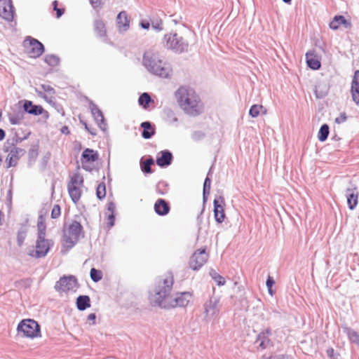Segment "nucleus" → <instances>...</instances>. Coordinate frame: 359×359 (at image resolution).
<instances>
[{"instance_id": "3c124183", "label": "nucleus", "mask_w": 359, "mask_h": 359, "mask_svg": "<svg viewBox=\"0 0 359 359\" xmlns=\"http://www.w3.org/2000/svg\"><path fill=\"white\" fill-rule=\"evenodd\" d=\"M95 318H96V316H95V313H90L88 316V320L89 321H92V324H95Z\"/></svg>"}, {"instance_id": "c9c22d12", "label": "nucleus", "mask_w": 359, "mask_h": 359, "mask_svg": "<svg viewBox=\"0 0 359 359\" xmlns=\"http://www.w3.org/2000/svg\"><path fill=\"white\" fill-rule=\"evenodd\" d=\"M154 161L152 158H149L142 162V170L146 173H151V166L154 164Z\"/></svg>"}, {"instance_id": "b1692460", "label": "nucleus", "mask_w": 359, "mask_h": 359, "mask_svg": "<svg viewBox=\"0 0 359 359\" xmlns=\"http://www.w3.org/2000/svg\"><path fill=\"white\" fill-rule=\"evenodd\" d=\"M306 62L312 69L316 70L320 67V61L318 55L315 51H310L306 53Z\"/></svg>"}, {"instance_id": "4468645a", "label": "nucleus", "mask_w": 359, "mask_h": 359, "mask_svg": "<svg viewBox=\"0 0 359 359\" xmlns=\"http://www.w3.org/2000/svg\"><path fill=\"white\" fill-rule=\"evenodd\" d=\"M0 17L12 22L14 19V8L11 0H0Z\"/></svg>"}, {"instance_id": "79ce46f5", "label": "nucleus", "mask_w": 359, "mask_h": 359, "mask_svg": "<svg viewBox=\"0 0 359 359\" xmlns=\"http://www.w3.org/2000/svg\"><path fill=\"white\" fill-rule=\"evenodd\" d=\"M46 61L49 64L53 65L57 64L58 62V59L53 55H50L46 57Z\"/></svg>"}, {"instance_id": "bb28decb", "label": "nucleus", "mask_w": 359, "mask_h": 359, "mask_svg": "<svg viewBox=\"0 0 359 359\" xmlns=\"http://www.w3.org/2000/svg\"><path fill=\"white\" fill-rule=\"evenodd\" d=\"M141 127L144 129L142 135L144 139H149L154 135L155 130L149 122H142L141 123Z\"/></svg>"}, {"instance_id": "412c9836", "label": "nucleus", "mask_w": 359, "mask_h": 359, "mask_svg": "<svg viewBox=\"0 0 359 359\" xmlns=\"http://www.w3.org/2000/svg\"><path fill=\"white\" fill-rule=\"evenodd\" d=\"M271 335V330L269 328H266L258 334L257 341L259 342L260 347L266 348L272 345V342L270 339Z\"/></svg>"}, {"instance_id": "6ab92c4d", "label": "nucleus", "mask_w": 359, "mask_h": 359, "mask_svg": "<svg viewBox=\"0 0 359 359\" xmlns=\"http://www.w3.org/2000/svg\"><path fill=\"white\" fill-rule=\"evenodd\" d=\"M24 110L32 115H41L44 112L48 115V111H45L41 105H34L32 101L25 100L23 104Z\"/></svg>"}, {"instance_id": "393cba45", "label": "nucleus", "mask_w": 359, "mask_h": 359, "mask_svg": "<svg viewBox=\"0 0 359 359\" xmlns=\"http://www.w3.org/2000/svg\"><path fill=\"white\" fill-rule=\"evenodd\" d=\"M160 154L161 156L157 157L156 161L158 165L165 167L171 164L172 155L170 151L167 150L162 151Z\"/></svg>"}, {"instance_id": "052dcab7", "label": "nucleus", "mask_w": 359, "mask_h": 359, "mask_svg": "<svg viewBox=\"0 0 359 359\" xmlns=\"http://www.w3.org/2000/svg\"><path fill=\"white\" fill-rule=\"evenodd\" d=\"M3 213L0 211V225L2 224Z\"/></svg>"}, {"instance_id": "f257e3e1", "label": "nucleus", "mask_w": 359, "mask_h": 359, "mask_svg": "<svg viewBox=\"0 0 359 359\" xmlns=\"http://www.w3.org/2000/svg\"><path fill=\"white\" fill-rule=\"evenodd\" d=\"M173 284L174 276L171 271H166L158 276L151 297L152 303L163 308L172 295Z\"/></svg>"}, {"instance_id": "ddd939ff", "label": "nucleus", "mask_w": 359, "mask_h": 359, "mask_svg": "<svg viewBox=\"0 0 359 359\" xmlns=\"http://www.w3.org/2000/svg\"><path fill=\"white\" fill-rule=\"evenodd\" d=\"M5 151L8 152L6 159L7 168L15 166L18 164L20 156L25 154V150L14 146L13 144L6 147Z\"/></svg>"}, {"instance_id": "1a4fd4ad", "label": "nucleus", "mask_w": 359, "mask_h": 359, "mask_svg": "<svg viewBox=\"0 0 359 359\" xmlns=\"http://www.w3.org/2000/svg\"><path fill=\"white\" fill-rule=\"evenodd\" d=\"M165 46L170 49H174L177 51H183L187 46V42L182 37L178 36L176 33H169L163 38Z\"/></svg>"}, {"instance_id": "e433bc0d", "label": "nucleus", "mask_w": 359, "mask_h": 359, "mask_svg": "<svg viewBox=\"0 0 359 359\" xmlns=\"http://www.w3.org/2000/svg\"><path fill=\"white\" fill-rule=\"evenodd\" d=\"M90 278L94 282H98L102 278V272L92 268L90 272Z\"/></svg>"}, {"instance_id": "6e6d98bb", "label": "nucleus", "mask_w": 359, "mask_h": 359, "mask_svg": "<svg viewBox=\"0 0 359 359\" xmlns=\"http://www.w3.org/2000/svg\"><path fill=\"white\" fill-rule=\"evenodd\" d=\"M207 186H208L210 187V180L207 177L205 180V182H204V186H203V190H204V192L206 190V187Z\"/></svg>"}, {"instance_id": "dca6fc26", "label": "nucleus", "mask_w": 359, "mask_h": 359, "mask_svg": "<svg viewBox=\"0 0 359 359\" xmlns=\"http://www.w3.org/2000/svg\"><path fill=\"white\" fill-rule=\"evenodd\" d=\"M49 250V243L45 238H38L34 254L31 255L37 258L44 257Z\"/></svg>"}, {"instance_id": "0eeeda50", "label": "nucleus", "mask_w": 359, "mask_h": 359, "mask_svg": "<svg viewBox=\"0 0 359 359\" xmlns=\"http://www.w3.org/2000/svg\"><path fill=\"white\" fill-rule=\"evenodd\" d=\"M24 52L30 57L36 58L41 56L43 51V45L32 36H27L22 43Z\"/></svg>"}, {"instance_id": "5fc2aeb1", "label": "nucleus", "mask_w": 359, "mask_h": 359, "mask_svg": "<svg viewBox=\"0 0 359 359\" xmlns=\"http://www.w3.org/2000/svg\"><path fill=\"white\" fill-rule=\"evenodd\" d=\"M346 120V116L345 114H341L340 117L336 118V122L341 123L342 121H345Z\"/></svg>"}, {"instance_id": "6e6552de", "label": "nucleus", "mask_w": 359, "mask_h": 359, "mask_svg": "<svg viewBox=\"0 0 359 359\" xmlns=\"http://www.w3.org/2000/svg\"><path fill=\"white\" fill-rule=\"evenodd\" d=\"M77 279L74 276H64L56 282L55 289L60 293L75 292L79 287Z\"/></svg>"}, {"instance_id": "a211bd4d", "label": "nucleus", "mask_w": 359, "mask_h": 359, "mask_svg": "<svg viewBox=\"0 0 359 359\" xmlns=\"http://www.w3.org/2000/svg\"><path fill=\"white\" fill-rule=\"evenodd\" d=\"M351 93L353 101L359 105V70L354 72L351 81Z\"/></svg>"}, {"instance_id": "f3484780", "label": "nucleus", "mask_w": 359, "mask_h": 359, "mask_svg": "<svg viewBox=\"0 0 359 359\" xmlns=\"http://www.w3.org/2000/svg\"><path fill=\"white\" fill-rule=\"evenodd\" d=\"M130 19L126 11H121L116 17V25L119 31H127L130 27Z\"/></svg>"}, {"instance_id": "09e8293b", "label": "nucleus", "mask_w": 359, "mask_h": 359, "mask_svg": "<svg viewBox=\"0 0 359 359\" xmlns=\"http://www.w3.org/2000/svg\"><path fill=\"white\" fill-rule=\"evenodd\" d=\"M114 214H109L108 215V224L109 226H112L114 224Z\"/></svg>"}, {"instance_id": "39448f33", "label": "nucleus", "mask_w": 359, "mask_h": 359, "mask_svg": "<svg viewBox=\"0 0 359 359\" xmlns=\"http://www.w3.org/2000/svg\"><path fill=\"white\" fill-rule=\"evenodd\" d=\"M83 226L77 221L72 222L64 229L62 241L67 248H72L79 241L81 236H83Z\"/></svg>"}, {"instance_id": "4d7b16f0", "label": "nucleus", "mask_w": 359, "mask_h": 359, "mask_svg": "<svg viewBox=\"0 0 359 359\" xmlns=\"http://www.w3.org/2000/svg\"><path fill=\"white\" fill-rule=\"evenodd\" d=\"M10 122L13 125H16V124L19 123V121L14 117L10 118Z\"/></svg>"}, {"instance_id": "aec40b11", "label": "nucleus", "mask_w": 359, "mask_h": 359, "mask_svg": "<svg viewBox=\"0 0 359 359\" xmlns=\"http://www.w3.org/2000/svg\"><path fill=\"white\" fill-rule=\"evenodd\" d=\"M156 213L160 216H165L168 214L170 210L169 203L163 198H158L154 206Z\"/></svg>"}, {"instance_id": "13d9d810", "label": "nucleus", "mask_w": 359, "mask_h": 359, "mask_svg": "<svg viewBox=\"0 0 359 359\" xmlns=\"http://www.w3.org/2000/svg\"><path fill=\"white\" fill-rule=\"evenodd\" d=\"M4 137H5V132L2 129H0V141L4 140Z\"/></svg>"}, {"instance_id": "5701e85b", "label": "nucleus", "mask_w": 359, "mask_h": 359, "mask_svg": "<svg viewBox=\"0 0 359 359\" xmlns=\"http://www.w3.org/2000/svg\"><path fill=\"white\" fill-rule=\"evenodd\" d=\"M94 32L97 36L103 38L105 41L109 39L107 37V31L106 24L102 20H96L94 22Z\"/></svg>"}, {"instance_id": "37998d69", "label": "nucleus", "mask_w": 359, "mask_h": 359, "mask_svg": "<svg viewBox=\"0 0 359 359\" xmlns=\"http://www.w3.org/2000/svg\"><path fill=\"white\" fill-rule=\"evenodd\" d=\"M91 5L93 8H97L102 4V0H90Z\"/></svg>"}, {"instance_id": "423d86ee", "label": "nucleus", "mask_w": 359, "mask_h": 359, "mask_svg": "<svg viewBox=\"0 0 359 359\" xmlns=\"http://www.w3.org/2000/svg\"><path fill=\"white\" fill-rule=\"evenodd\" d=\"M83 182V177L79 172L73 173L69 176L67 190L71 199L74 203H76L81 198Z\"/></svg>"}, {"instance_id": "cd10ccee", "label": "nucleus", "mask_w": 359, "mask_h": 359, "mask_svg": "<svg viewBox=\"0 0 359 359\" xmlns=\"http://www.w3.org/2000/svg\"><path fill=\"white\" fill-rule=\"evenodd\" d=\"M266 113V109L261 104L252 105L249 111L250 115L253 118L258 116L260 114H265Z\"/></svg>"}, {"instance_id": "0e129e2a", "label": "nucleus", "mask_w": 359, "mask_h": 359, "mask_svg": "<svg viewBox=\"0 0 359 359\" xmlns=\"http://www.w3.org/2000/svg\"><path fill=\"white\" fill-rule=\"evenodd\" d=\"M351 191V190L350 189H347V191H348V192H349V191Z\"/></svg>"}, {"instance_id": "680f3d73", "label": "nucleus", "mask_w": 359, "mask_h": 359, "mask_svg": "<svg viewBox=\"0 0 359 359\" xmlns=\"http://www.w3.org/2000/svg\"><path fill=\"white\" fill-rule=\"evenodd\" d=\"M285 3L290 4L292 0H283Z\"/></svg>"}, {"instance_id": "49530a36", "label": "nucleus", "mask_w": 359, "mask_h": 359, "mask_svg": "<svg viewBox=\"0 0 359 359\" xmlns=\"http://www.w3.org/2000/svg\"><path fill=\"white\" fill-rule=\"evenodd\" d=\"M140 26L142 28L144 29H149L150 27V22L147 20H142L140 22Z\"/></svg>"}, {"instance_id": "f8f14e48", "label": "nucleus", "mask_w": 359, "mask_h": 359, "mask_svg": "<svg viewBox=\"0 0 359 359\" xmlns=\"http://www.w3.org/2000/svg\"><path fill=\"white\" fill-rule=\"evenodd\" d=\"M99 158V154L97 151L91 149H86L81 157L82 168L88 171L91 170L93 164Z\"/></svg>"}, {"instance_id": "864d4df0", "label": "nucleus", "mask_w": 359, "mask_h": 359, "mask_svg": "<svg viewBox=\"0 0 359 359\" xmlns=\"http://www.w3.org/2000/svg\"><path fill=\"white\" fill-rule=\"evenodd\" d=\"M56 17L59 18L60 16H62L65 12L64 8H57L56 9Z\"/></svg>"}, {"instance_id": "20e7f679", "label": "nucleus", "mask_w": 359, "mask_h": 359, "mask_svg": "<svg viewBox=\"0 0 359 359\" xmlns=\"http://www.w3.org/2000/svg\"><path fill=\"white\" fill-rule=\"evenodd\" d=\"M17 332L22 337L34 339L41 337V326L31 318L22 320L17 326Z\"/></svg>"}, {"instance_id": "bf43d9fd", "label": "nucleus", "mask_w": 359, "mask_h": 359, "mask_svg": "<svg viewBox=\"0 0 359 359\" xmlns=\"http://www.w3.org/2000/svg\"><path fill=\"white\" fill-rule=\"evenodd\" d=\"M57 4H58L57 1H54L53 2V9H54L55 11H56V9H57V8H57Z\"/></svg>"}, {"instance_id": "7ed1b4c3", "label": "nucleus", "mask_w": 359, "mask_h": 359, "mask_svg": "<svg viewBox=\"0 0 359 359\" xmlns=\"http://www.w3.org/2000/svg\"><path fill=\"white\" fill-rule=\"evenodd\" d=\"M143 63L150 72L163 78L170 76L172 70L169 64L163 61L158 53L147 52L144 55Z\"/></svg>"}, {"instance_id": "c756f323", "label": "nucleus", "mask_w": 359, "mask_h": 359, "mask_svg": "<svg viewBox=\"0 0 359 359\" xmlns=\"http://www.w3.org/2000/svg\"><path fill=\"white\" fill-rule=\"evenodd\" d=\"M358 202V194L352 191L347 195V203L349 209L353 210L357 206Z\"/></svg>"}, {"instance_id": "4c0bfd02", "label": "nucleus", "mask_w": 359, "mask_h": 359, "mask_svg": "<svg viewBox=\"0 0 359 359\" xmlns=\"http://www.w3.org/2000/svg\"><path fill=\"white\" fill-rule=\"evenodd\" d=\"M349 339L359 345V334L353 330H349L347 332Z\"/></svg>"}, {"instance_id": "a19ab883", "label": "nucleus", "mask_w": 359, "mask_h": 359, "mask_svg": "<svg viewBox=\"0 0 359 359\" xmlns=\"http://www.w3.org/2000/svg\"><path fill=\"white\" fill-rule=\"evenodd\" d=\"M162 24L163 22L161 20H157L156 22H151L152 27L157 31H161L162 29Z\"/></svg>"}, {"instance_id": "7c9ffc66", "label": "nucleus", "mask_w": 359, "mask_h": 359, "mask_svg": "<svg viewBox=\"0 0 359 359\" xmlns=\"http://www.w3.org/2000/svg\"><path fill=\"white\" fill-rule=\"evenodd\" d=\"M37 228L38 238H45L46 226L45 219L43 216H40L38 219Z\"/></svg>"}, {"instance_id": "f704fd0d", "label": "nucleus", "mask_w": 359, "mask_h": 359, "mask_svg": "<svg viewBox=\"0 0 359 359\" xmlns=\"http://www.w3.org/2000/svg\"><path fill=\"white\" fill-rule=\"evenodd\" d=\"M96 194L99 199H102L106 196V186L104 182L100 183L96 189Z\"/></svg>"}, {"instance_id": "603ef678", "label": "nucleus", "mask_w": 359, "mask_h": 359, "mask_svg": "<svg viewBox=\"0 0 359 359\" xmlns=\"http://www.w3.org/2000/svg\"><path fill=\"white\" fill-rule=\"evenodd\" d=\"M269 359H288V357L285 355L271 356Z\"/></svg>"}, {"instance_id": "2f4dec72", "label": "nucleus", "mask_w": 359, "mask_h": 359, "mask_svg": "<svg viewBox=\"0 0 359 359\" xmlns=\"http://www.w3.org/2000/svg\"><path fill=\"white\" fill-rule=\"evenodd\" d=\"M151 97L147 93H142L138 99L139 104L144 109H147L149 107V104L151 102Z\"/></svg>"}, {"instance_id": "f03ea898", "label": "nucleus", "mask_w": 359, "mask_h": 359, "mask_svg": "<svg viewBox=\"0 0 359 359\" xmlns=\"http://www.w3.org/2000/svg\"><path fill=\"white\" fill-rule=\"evenodd\" d=\"M179 106L187 114L196 116L200 113L201 100L195 90L187 86H181L175 93Z\"/></svg>"}, {"instance_id": "c85d7f7f", "label": "nucleus", "mask_w": 359, "mask_h": 359, "mask_svg": "<svg viewBox=\"0 0 359 359\" xmlns=\"http://www.w3.org/2000/svg\"><path fill=\"white\" fill-rule=\"evenodd\" d=\"M91 112L97 125L99 126L100 128H102L104 125V116L102 111L98 108L95 107L92 109Z\"/></svg>"}, {"instance_id": "9d476101", "label": "nucleus", "mask_w": 359, "mask_h": 359, "mask_svg": "<svg viewBox=\"0 0 359 359\" xmlns=\"http://www.w3.org/2000/svg\"><path fill=\"white\" fill-rule=\"evenodd\" d=\"M209 254L206 252V248L198 249L196 250L190 257L189 261V267L194 271L199 270L208 260Z\"/></svg>"}, {"instance_id": "2eb2a0df", "label": "nucleus", "mask_w": 359, "mask_h": 359, "mask_svg": "<svg viewBox=\"0 0 359 359\" xmlns=\"http://www.w3.org/2000/svg\"><path fill=\"white\" fill-rule=\"evenodd\" d=\"M214 204V215L215 220L218 223H222L225 219L224 205L225 202L223 197H219L218 199H215Z\"/></svg>"}, {"instance_id": "8fccbe9b", "label": "nucleus", "mask_w": 359, "mask_h": 359, "mask_svg": "<svg viewBox=\"0 0 359 359\" xmlns=\"http://www.w3.org/2000/svg\"><path fill=\"white\" fill-rule=\"evenodd\" d=\"M81 122L82 123V124L85 126V128L92 135H96V133L94 131L93 129L90 128L88 127V124L86 123V122L85 121H81Z\"/></svg>"}, {"instance_id": "a878e982", "label": "nucleus", "mask_w": 359, "mask_h": 359, "mask_svg": "<svg viewBox=\"0 0 359 359\" xmlns=\"http://www.w3.org/2000/svg\"><path fill=\"white\" fill-rule=\"evenodd\" d=\"M76 306L80 311H83L90 307V299L88 295H81L76 299Z\"/></svg>"}, {"instance_id": "4be33fe9", "label": "nucleus", "mask_w": 359, "mask_h": 359, "mask_svg": "<svg viewBox=\"0 0 359 359\" xmlns=\"http://www.w3.org/2000/svg\"><path fill=\"white\" fill-rule=\"evenodd\" d=\"M341 26H344L346 28L351 27V22L349 20H347L342 15H336L334 17L333 20L330 23V27L332 29L337 30Z\"/></svg>"}, {"instance_id": "a18cd8bd", "label": "nucleus", "mask_w": 359, "mask_h": 359, "mask_svg": "<svg viewBox=\"0 0 359 359\" xmlns=\"http://www.w3.org/2000/svg\"><path fill=\"white\" fill-rule=\"evenodd\" d=\"M215 307V303H212V301L210 300L209 304H206V306H205L206 312L207 313H209L210 311L213 312Z\"/></svg>"}, {"instance_id": "e2e57ef3", "label": "nucleus", "mask_w": 359, "mask_h": 359, "mask_svg": "<svg viewBox=\"0 0 359 359\" xmlns=\"http://www.w3.org/2000/svg\"><path fill=\"white\" fill-rule=\"evenodd\" d=\"M2 161H3L2 157L0 156V165L1 164Z\"/></svg>"}, {"instance_id": "473e14b6", "label": "nucleus", "mask_w": 359, "mask_h": 359, "mask_svg": "<svg viewBox=\"0 0 359 359\" xmlns=\"http://www.w3.org/2000/svg\"><path fill=\"white\" fill-rule=\"evenodd\" d=\"M329 135V126L327 124H323L318 132V137L320 142H324L327 140Z\"/></svg>"}, {"instance_id": "72a5a7b5", "label": "nucleus", "mask_w": 359, "mask_h": 359, "mask_svg": "<svg viewBox=\"0 0 359 359\" xmlns=\"http://www.w3.org/2000/svg\"><path fill=\"white\" fill-rule=\"evenodd\" d=\"M210 275L219 286H222L225 284L226 281L224 278L220 276L215 270L211 269L210 271Z\"/></svg>"}, {"instance_id": "9b49d317", "label": "nucleus", "mask_w": 359, "mask_h": 359, "mask_svg": "<svg viewBox=\"0 0 359 359\" xmlns=\"http://www.w3.org/2000/svg\"><path fill=\"white\" fill-rule=\"evenodd\" d=\"M192 295L189 292H182L172 295L171 298L165 304L164 309H172L177 306L185 307L191 302Z\"/></svg>"}, {"instance_id": "ea45409f", "label": "nucleus", "mask_w": 359, "mask_h": 359, "mask_svg": "<svg viewBox=\"0 0 359 359\" xmlns=\"http://www.w3.org/2000/svg\"><path fill=\"white\" fill-rule=\"evenodd\" d=\"M61 213V209L59 205H55L51 211V217L53 219L58 218Z\"/></svg>"}, {"instance_id": "de8ad7c7", "label": "nucleus", "mask_w": 359, "mask_h": 359, "mask_svg": "<svg viewBox=\"0 0 359 359\" xmlns=\"http://www.w3.org/2000/svg\"><path fill=\"white\" fill-rule=\"evenodd\" d=\"M107 209L110 212L111 214H114L116 205L114 203H109L107 205Z\"/></svg>"}, {"instance_id": "c03bdc74", "label": "nucleus", "mask_w": 359, "mask_h": 359, "mask_svg": "<svg viewBox=\"0 0 359 359\" xmlns=\"http://www.w3.org/2000/svg\"><path fill=\"white\" fill-rule=\"evenodd\" d=\"M25 238V233L20 232L18 235V242L20 245H22Z\"/></svg>"}, {"instance_id": "58836bf2", "label": "nucleus", "mask_w": 359, "mask_h": 359, "mask_svg": "<svg viewBox=\"0 0 359 359\" xmlns=\"http://www.w3.org/2000/svg\"><path fill=\"white\" fill-rule=\"evenodd\" d=\"M274 284L275 281L273 280V279L271 276H269L266 280V286L268 288V292L271 296H273L275 293L272 289V287Z\"/></svg>"}]
</instances>
